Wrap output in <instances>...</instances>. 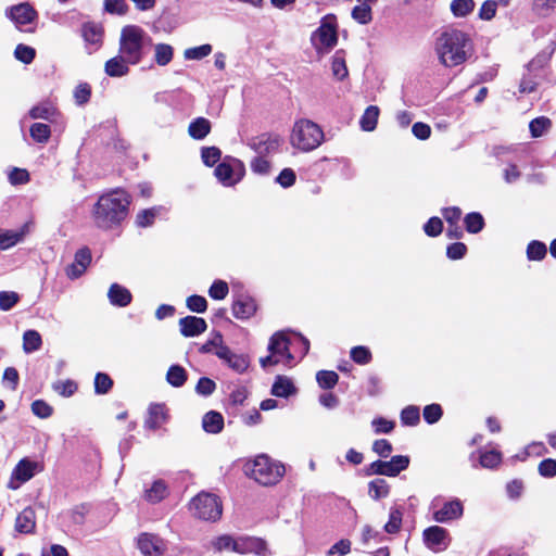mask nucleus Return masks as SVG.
<instances>
[{
  "label": "nucleus",
  "mask_w": 556,
  "mask_h": 556,
  "mask_svg": "<svg viewBox=\"0 0 556 556\" xmlns=\"http://www.w3.org/2000/svg\"><path fill=\"white\" fill-rule=\"evenodd\" d=\"M539 472L546 478L556 476V460L552 458L542 460L539 464Z\"/></svg>",
  "instance_id": "nucleus-64"
},
{
  "label": "nucleus",
  "mask_w": 556,
  "mask_h": 556,
  "mask_svg": "<svg viewBox=\"0 0 556 556\" xmlns=\"http://www.w3.org/2000/svg\"><path fill=\"white\" fill-rule=\"evenodd\" d=\"M167 495V485L162 480H156L151 488L146 490L144 498L150 503H157Z\"/></svg>",
  "instance_id": "nucleus-30"
},
{
  "label": "nucleus",
  "mask_w": 556,
  "mask_h": 556,
  "mask_svg": "<svg viewBox=\"0 0 556 556\" xmlns=\"http://www.w3.org/2000/svg\"><path fill=\"white\" fill-rule=\"evenodd\" d=\"M83 36L86 42L99 46L102 41L103 29L98 24L87 23L83 27Z\"/></svg>",
  "instance_id": "nucleus-31"
},
{
  "label": "nucleus",
  "mask_w": 556,
  "mask_h": 556,
  "mask_svg": "<svg viewBox=\"0 0 556 556\" xmlns=\"http://www.w3.org/2000/svg\"><path fill=\"white\" fill-rule=\"evenodd\" d=\"M58 115L56 109L50 103H41L30 109L29 116L34 119L53 122Z\"/></svg>",
  "instance_id": "nucleus-27"
},
{
  "label": "nucleus",
  "mask_w": 556,
  "mask_h": 556,
  "mask_svg": "<svg viewBox=\"0 0 556 556\" xmlns=\"http://www.w3.org/2000/svg\"><path fill=\"white\" fill-rule=\"evenodd\" d=\"M546 254V245L540 241H532L527 249L528 258L531 261H541Z\"/></svg>",
  "instance_id": "nucleus-50"
},
{
  "label": "nucleus",
  "mask_w": 556,
  "mask_h": 556,
  "mask_svg": "<svg viewBox=\"0 0 556 556\" xmlns=\"http://www.w3.org/2000/svg\"><path fill=\"white\" fill-rule=\"evenodd\" d=\"M420 420L419 408L417 406H407L401 413V421L406 426H416Z\"/></svg>",
  "instance_id": "nucleus-46"
},
{
  "label": "nucleus",
  "mask_w": 556,
  "mask_h": 556,
  "mask_svg": "<svg viewBox=\"0 0 556 556\" xmlns=\"http://www.w3.org/2000/svg\"><path fill=\"white\" fill-rule=\"evenodd\" d=\"M42 344L41 336L36 330H27L23 334V350L25 353L38 351Z\"/></svg>",
  "instance_id": "nucleus-34"
},
{
  "label": "nucleus",
  "mask_w": 556,
  "mask_h": 556,
  "mask_svg": "<svg viewBox=\"0 0 556 556\" xmlns=\"http://www.w3.org/2000/svg\"><path fill=\"white\" fill-rule=\"evenodd\" d=\"M137 546L144 556H163L166 552V543L157 535L142 533L138 536Z\"/></svg>",
  "instance_id": "nucleus-10"
},
{
  "label": "nucleus",
  "mask_w": 556,
  "mask_h": 556,
  "mask_svg": "<svg viewBox=\"0 0 556 556\" xmlns=\"http://www.w3.org/2000/svg\"><path fill=\"white\" fill-rule=\"evenodd\" d=\"M471 40L469 36L455 28L445 29L435 40V53L441 64L446 67H454L467 61L471 52Z\"/></svg>",
  "instance_id": "nucleus-2"
},
{
  "label": "nucleus",
  "mask_w": 556,
  "mask_h": 556,
  "mask_svg": "<svg viewBox=\"0 0 556 556\" xmlns=\"http://www.w3.org/2000/svg\"><path fill=\"white\" fill-rule=\"evenodd\" d=\"M192 514L199 519L216 521L222 516V503L219 498L211 493H200L190 503Z\"/></svg>",
  "instance_id": "nucleus-6"
},
{
  "label": "nucleus",
  "mask_w": 556,
  "mask_h": 556,
  "mask_svg": "<svg viewBox=\"0 0 556 556\" xmlns=\"http://www.w3.org/2000/svg\"><path fill=\"white\" fill-rule=\"evenodd\" d=\"M464 514L463 503L458 500L445 502L443 506L433 513L437 522L446 523L459 519Z\"/></svg>",
  "instance_id": "nucleus-13"
},
{
  "label": "nucleus",
  "mask_w": 556,
  "mask_h": 556,
  "mask_svg": "<svg viewBox=\"0 0 556 556\" xmlns=\"http://www.w3.org/2000/svg\"><path fill=\"white\" fill-rule=\"evenodd\" d=\"M250 146L260 155L269 154L278 150L280 139L276 136L262 135L254 138Z\"/></svg>",
  "instance_id": "nucleus-20"
},
{
  "label": "nucleus",
  "mask_w": 556,
  "mask_h": 556,
  "mask_svg": "<svg viewBox=\"0 0 556 556\" xmlns=\"http://www.w3.org/2000/svg\"><path fill=\"white\" fill-rule=\"evenodd\" d=\"M104 9L111 14L125 15L128 5L125 0H104Z\"/></svg>",
  "instance_id": "nucleus-53"
},
{
  "label": "nucleus",
  "mask_w": 556,
  "mask_h": 556,
  "mask_svg": "<svg viewBox=\"0 0 556 556\" xmlns=\"http://www.w3.org/2000/svg\"><path fill=\"white\" fill-rule=\"evenodd\" d=\"M466 229L470 233H477L482 230L484 226V220L481 214L479 213H469L465 217Z\"/></svg>",
  "instance_id": "nucleus-45"
},
{
  "label": "nucleus",
  "mask_w": 556,
  "mask_h": 556,
  "mask_svg": "<svg viewBox=\"0 0 556 556\" xmlns=\"http://www.w3.org/2000/svg\"><path fill=\"white\" fill-rule=\"evenodd\" d=\"M296 392L292 380L286 376H277L273 387L271 394L278 397H288Z\"/></svg>",
  "instance_id": "nucleus-25"
},
{
  "label": "nucleus",
  "mask_w": 556,
  "mask_h": 556,
  "mask_svg": "<svg viewBox=\"0 0 556 556\" xmlns=\"http://www.w3.org/2000/svg\"><path fill=\"white\" fill-rule=\"evenodd\" d=\"M201 157L205 165L213 166L220 159V150L216 147H206L201 151Z\"/></svg>",
  "instance_id": "nucleus-56"
},
{
  "label": "nucleus",
  "mask_w": 556,
  "mask_h": 556,
  "mask_svg": "<svg viewBox=\"0 0 556 556\" xmlns=\"http://www.w3.org/2000/svg\"><path fill=\"white\" fill-rule=\"evenodd\" d=\"M316 380L320 388L332 389L338 383L339 376L332 370H320L316 375Z\"/></svg>",
  "instance_id": "nucleus-41"
},
{
  "label": "nucleus",
  "mask_w": 556,
  "mask_h": 556,
  "mask_svg": "<svg viewBox=\"0 0 556 556\" xmlns=\"http://www.w3.org/2000/svg\"><path fill=\"white\" fill-rule=\"evenodd\" d=\"M15 531L22 534H30L35 532L36 529V513L34 508L26 507L24 508L16 517Z\"/></svg>",
  "instance_id": "nucleus-19"
},
{
  "label": "nucleus",
  "mask_w": 556,
  "mask_h": 556,
  "mask_svg": "<svg viewBox=\"0 0 556 556\" xmlns=\"http://www.w3.org/2000/svg\"><path fill=\"white\" fill-rule=\"evenodd\" d=\"M290 144L301 152H312L325 141L323 128L308 118H300L294 122L291 134Z\"/></svg>",
  "instance_id": "nucleus-3"
},
{
  "label": "nucleus",
  "mask_w": 556,
  "mask_h": 556,
  "mask_svg": "<svg viewBox=\"0 0 556 556\" xmlns=\"http://www.w3.org/2000/svg\"><path fill=\"white\" fill-rule=\"evenodd\" d=\"M452 14L455 17H466L475 9L473 0H453L450 4Z\"/></svg>",
  "instance_id": "nucleus-36"
},
{
  "label": "nucleus",
  "mask_w": 556,
  "mask_h": 556,
  "mask_svg": "<svg viewBox=\"0 0 556 556\" xmlns=\"http://www.w3.org/2000/svg\"><path fill=\"white\" fill-rule=\"evenodd\" d=\"M442 417V408L439 404H430L424 408V418L428 424H434Z\"/></svg>",
  "instance_id": "nucleus-62"
},
{
  "label": "nucleus",
  "mask_w": 556,
  "mask_h": 556,
  "mask_svg": "<svg viewBox=\"0 0 556 556\" xmlns=\"http://www.w3.org/2000/svg\"><path fill=\"white\" fill-rule=\"evenodd\" d=\"M233 315L237 318H249L255 312L254 301L251 299H238L232 306Z\"/></svg>",
  "instance_id": "nucleus-29"
},
{
  "label": "nucleus",
  "mask_w": 556,
  "mask_h": 556,
  "mask_svg": "<svg viewBox=\"0 0 556 556\" xmlns=\"http://www.w3.org/2000/svg\"><path fill=\"white\" fill-rule=\"evenodd\" d=\"M150 38L137 25L124 26L119 37V53L132 65L138 64L143 56L146 42Z\"/></svg>",
  "instance_id": "nucleus-5"
},
{
  "label": "nucleus",
  "mask_w": 556,
  "mask_h": 556,
  "mask_svg": "<svg viewBox=\"0 0 556 556\" xmlns=\"http://www.w3.org/2000/svg\"><path fill=\"white\" fill-rule=\"evenodd\" d=\"M91 262V253L89 249L84 248L76 252L74 262L66 267V276L70 279L79 278Z\"/></svg>",
  "instance_id": "nucleus-15"
},
{
  "label": "nucleus",
  "mask_w": 556,
  "mask_h": 556,
  "mask_svg": "<svg viewBox=\"0 0 556 556\" xmlns=\"http://www.w3.org/2000/svg\"><path fill=\"white\" fill-rule=\"evenodd\" d=\"M351 357L355 363L365 365L370 362L371 353L366 346L359 345L351 350Z\"/></svg>",
  "instance_id": "nucleus-55"
},
{
  "label": "nucleus",
  "mask_w": 556,
  "mask_h": 556,
  "mask_svg": "<svg viewBox=\"0 0 556 556\" xmlns=\"http://www.w3.org/2000/svg\"><path fill=\"white\" fill-rule=\"evenodd\" d=\"M174 55V49L167 43H157L154 47V60L160 66L167 65Z\"/></svg>",
  "instance_id": "nucleus-35"
},
{
  "label": "nucleus",
  "mask_w": 556,
  "mask_h": 556,
  "mask_svg": "<svg viewBox=\"0 0 556 556\" xmlns=\"http://www.w3.org/2000/svg\"><path fill=\"white\" fill-rule=\"evenodd\" d=\"M31 412L39 418H49L53 413V408L45 401L36 400L31 404Z\"/></svg>",
  "instance_id": "nucleus-59"
},
{
  "label": "nucleus",
  "mask_w": 556,
  "mask_h": 556,
  "mask_svg": "<svg viewBox=\"0 0 556 556\" xmlns=\"http://www.w3.org/2000/svg\"><path fill=\"white\" fill-rule=\"evenodd\" d=\"M202 427L208 433H219L224 428V417L220 413L211 410L203 416Z\"/></svg>",
  "instance_id": "nucleus-26"
},
{
  "label": "nucleus",
  "mask_w": 556,
  "mask_h": 556,
  "mask_svg": "<svg viewBox=\"0 0 556 556\" xmlns=\"http://www.w3.org/2000/svg\"><path fill=\"white\" fill-rule=\"evenodd\" d=\"M33 140L38 143H47L51 137L50 126L43 123H35L29 128Z\"/></svg>",
  "instance_id": "nucleus-38"
},
{
  "label": "nucleus",
  "mask_w": 556,
  "mask_h": 556,
  "mask_svg": "<svg viewBox=\"0 0 556 556\" xmlns=\"http://www.w3.org/2000/svg\"><path fill=\"white\" fill-rule=\"evenodd\" d=\"M128 60L121 53L105 62L104 71L110 77H122L128 74Z\"/></svg>",
  "instance_id": "nucleus-21"
},
{
  "label": "nucleus",
  "mask_w": 556,
  "mask_h": 556,
  "mask_svg": "<svg viewBox=\"0 0 556 556\" xmlns=\"http://www.w3.org/2000/svg\"><path fill=\"white\" fill-rule=\"evenodd\" d=\"M289 345L288 336L285 332H276L269 340L268 351L275 357L281 358L285 365H290L294 357L289 351Z\"/></svg>",
  "instance_id": "nucleus-11"
},
{
  "label": "nucleus",
  "mask_w": 556,
  "mask_h": 556,
  "mask_svg": "<svg viewBox=\"0 0 556 556\" xmlns=\"http://www.w3.org/2000/svg\"><path fill=\"white\" fill-rule=\"evenodd\" d=\"M187 307L195 313H204L207 308V302L204 296L191 295L187 299Z\"/></svg>",
  "instance_id": "nucleus-60"
},
{
  "label": "nucleus",
  "mask_w": 556,
  "mask_h": 556,
  "mask_svg": "<svg viewBox=\"0 0 556 556\" xmlns=\"http://www.w3.org/2000/svg\"><path fill=\"white\" fill-rule=\"evenodd\" d=\"M167 419L168 414L164 404H151L148 408L144 426L150 430H156L161 428Z\"/></svg>",
  "instance_id": "nucleus-17"
},
{
  "label": "nucleus",
  "mask_w": 556,
  "mask_h": 556,
  "mask_svg": "<svg viewBox=\"0 0 556 556\" xmlns=\"http://www.w3.org/2000/svg\"><path fill=\"white\" fill-rule=\"evenodd\" d=\"M21 240V235L13 231L0 230V250H7Z\"/></svg>",
  "instance_id": "nucleus-61"
},
{
  "label": "nucleus",
  "mask_w": 556,
  "mask_h": 556,
  "mask_svg": "<svg viewBox=\"0 0 556 556\" xmlns=\"http://www.w3.org/2000/svg\"><path fill=\"white\" fill-rule=\"evenodd\" d=\"M35 49L23 43L17 45L14 50V56L25 64L31 63L35 59Z\"/></svg>",
  "instance_id": "nucleus-48"
},
{
  "label": "nucleus",
  "mask_w": 556,
  "mask_h": 556,
  "mask_svg": "<svg viewBox=\"0 0 556 556\" xmlns=\"http://www.w3.org/2000/svg\"><path fill=\"white\" fill-rule=\"evenodd\" d=\"M379 117V108L369 105L361 117L359 125L364 131H372L377 127Z\"/></svg>",
  "instance_id": "nucleus-28"
},
{
  "label": "nucleus",
  "mask_w": 556,
  "mask_h": 556,
  "mask_svg": "<svg viewBox=\"0 0 556 556\" xmlns=\"http://www.w3.org/2000/svg\"><path fill=\"white\" fill-rule=\"evenodd\" d=\"M77 386L72 380H60L53 383V390L62 396H71L75 393Z\"/></svg>",
  "instance_id": "nucleus-58"
},
{
  "label": "nucleus",
  "mask_w": 556,
  "mask_h": 556,
  "mask_svg": "<svg viewBox=\"0 0 556 556\" xmlns=\"http://www.w3.org/2000/svg\"><path fill=\"white\" fill-rule=\"evenodd\" d=\"M180 332L184 337H197L206 330V321L201 317L187 316L179 319Z\"/></svg>",
  "instance_id": "nucleus-18"
},
{
  "label": "nucleus",
  "mask_w": 556,
  "mask_h": 556,
  "mask_svg": "<svg viewBox=\"0 0 556 556\" xmlns=\"http://www.w3.org/2000/svg\"><path fill=\"white\" fill-rule=\"evenodd\" d=\"M211 52H212V46L208 43H205V45H202L199 47L186 49L184 52V56L187 60H201V59L207 56L208 54H211Z\"/></svg>",
  "instance_id": "nucleus-47"
},
{
  "label": "nucleus",
  "mask_w": 556,
  "mask_h": 556,
  "mask_svg": "<svg viewBox=\"0 0 556 556\" xmlns=\"http://www.w3.org/2000/svg\"><path fill=\"white\" fill-rule=\"evenodd\" d=\"M129 194L123 189H114L102 194L91 211L97 228L109 230L119 225L128 215Z\"/></svg>",
  "instance_id": "nucleus-1"
},
{
  "label": "nucleus",
  "mask_w": 556,
  "mask_h": 556,
  "mask_svg": "<svg viewBox=\"0 0 556 556\" xmlns=\"http://www.w3.org/2000/svg\"><path fill=\"white\" fill-rule=\"evenodd\" d=\"M447 531L439 526L429 527L424 531L426 545L434 552H439L447 547Z\"/></svg>",
  "instance_id": "nucleus-14"
},
{
  "label": "nucleus",
  "mask_w": 556,
  "mask_h": 556,
  "mask_svg": "<svg viewBox=\"0 0 556 556\" xmlns=\"http://www.w3.org/2000/svg\"><path fill=\"white\" fill-rule=\"evenodd\" d=\"M228 285L223 280H216L208 290V295L214 300H224L228 294Z\"/></svg>",
  "instance_id": "nucleus-51"
},
{
  "label": "nucleus",
  "mask_w": 556,
  "mask_h": 556,
  "mask_svg": "<svg viewBox=\"0 0 556 556\" xmlns=\"http://www.w3.org/2000/svg\"><path fill=\"white\" fill-rule=\"evenodd\" d=\"M409 465L408 456L396 455L393 456L390 460H382V476L395 477L401 471L405 470Z\"/></svg>",
  "instance_id": "nucleus-23"
},
{
  "label": "nucleus",
  "mask_w": 556,
  "mask_h": 556,
  "mask_svg": "<svg viewBox=\"0 0 556 556\" xmlns=\"http://www.w3.org/2000/svg\"><path fill=\"white\" fill-rule=\"evenodd\" d=\"M235 545V536L229 534H223L219 536H216L211 541V546L216 552H223V551H233Z\"/></svg>",
  "instance_id": "nucleus-43"
},
{
  "label": "nucleus",
  "mask_w": 556,
  "mask_h": 556,
  "mask_svg": "<svg viewBox=\"0 0 556 556\" xmlns=\"http://www.w3.org/2000/svg\"><path fill=\"white\" fill-rule=\"evenodd\" d=\"M212 129L211 122L205 117L194 118L188 126V135L194 140H203Z\"/></svg>",
  "instance_id": "nucleus-24"
},
{
  "label": "nucleus",
  "mask_w": 556,
  "mask_h": 556,
  "mask_svg": "<svg viewBox=\"0 0 556 556\" xmlns=\"http://www.w3.org/2000/svg\"><path fill=\"white\" fill-rule=\"evenodd\" d=\"M214 173L216 178L224 186H232L237 184L242 177L240 163H238L237 168H235L230 164L223 162L217 165Z\"/></svg>",
  "instance_id": "nucleus-16"
},
{
  "label": "nucleus",
  "mask_w": 556,
  "mask_h": 556,
  "mask_svg": "<svg viewBox=\"0 0 556 556\" xmlns=\"http://www.w3.org/2000/svg\"><path fill=\"white\" fill-rule=\"evenodd\" d=\"M113 381L106 375L99 372L94 378V390L98 394H105L112 388Z\"/></svg>",
  "instance_id": "nucleus-57"
},
{
  "label": "nucleus",
  "mask_w": 556,
  "mask_h": 556,
  "mask_svg": "<svg viewBox=\"0 0 556 556\" xmlns=\"http://www.w3.org/2000/svg\"><path fill=\"white\" fill-rule=\"evenodd\" d=\"M215 355L238 374H243L250 366L248 355L236 354L228 346L217 349Z\"/></svg>",
  "instance_id": "nucleus-12"
},
{
  "label": "nucleus",
  "mask_w": 556,
  "mask_h": 556,
  "mask_svg": "<svg viewBox=\"0 0 556 556\" xmlns=\"http://www.w3.org/2000/svg\"><path fill=\"white\" fill-rule=\"evenodd\" d=\"M162 207H152L148 210H143L138 213L136 217V223L139 227H148L151 226L155 219V217L160 214Z\"/></svg>",
  "instance_id": "nucleus-42"
},
{
  "label": "nucleus",
  "mask_w": 556,
  "mask_h": 556,
  "mask_svg": "<svg viewBox=\"0 0 556 556\" xmlns=\"http://www.w3.org/2000/svg\"><path fill=\"white\" fill-rule=\"evenodd\" d=\"M552 52L542 51L538 53L528 64V71L531 73H536L543 70L551 60Z\"/></svg>",
  "instance_id": "nucleus-44"
},
{
  "label": "nucleus",
  "mask_w": 556,
  "mask_h": 556,
  "mask_svg": "<svg viewBox=\"0 0 556 556\" xmlns=\"http://www.w3.org/2000/svg\"><path fill=\"white\" fill-rule=\"evenodd\" d=\"M108 298L112 305L125 307L131 302V293L125 287L113 283L108 291Z\"/></svg>",
  "instance_id": "nucleus-22"
},
{
  "label": "nucleus",
  "mask_w": 556,
  "mask_h": 556,
  "mask_svg": "<svg viewBox=\"0 0 556 556\" xmlns=\"http://www.w3.org/2000/svg\"><path fill=\"white\" fill-rule=\"evenodd\" d=\"M338 42L336 25L325 20L313 33L312 43L320 54L329 52Z\"/></svg>",
  "instance_id": "nucleus-8"
},
{
  "label": "nucleus",
  "mask_w": 556,
  "mask_h": 556,
  "mask_svg": "<svg viewBox=\"0 0 556 556\" xmlns=\"http://www.w3.org/2000/svg\"><path fill=\"white\" fill-rule=\"evenodd\" d=\"M402 523V513L397 508L390 511L389 521L386 523L384 529L388 533H395L400 530Z\"/></svg>",
  "instance_id": "nucleus-54"
},
{
  "label": "nucleus",
  "mask_w": 556,
  "mask_h": 556,
  "mask_svg": "<svg viewBox=\"0 0 556 556\" xmlns=\"http://www.w3.org/2000/svg\"><path fill=\"white\" fill-rule=\"evenodd\" d=\"M351 14L353 20L362 25H367L372 20L371 7L368 4L355 5Z\"/></svg>",
  "instance_id": "nucleus-39"
},
{
  "label": "nucleus",
  "mask_w": 556,
  "mask_h": 556,
  "mask_svg": "<svg viewBox=\"0 0 556 556\" xmlns=\"http://www.w3.org/2000/svg\"><path fill=\"white\" fill-rule=\"evenodd\" d=\"M331 72L334 78L342 80L349 72L345 63V58L342 51H337L331 59Z\"/></svg>",
  "instance_id": "nucleus-32"
},
{
  "label": "nucleus",
  "mask_w": 556,
  "mask_h": 556,
  "mask_svg": "<svg viewBox=\"0 0 556 556\" xmlns=\"http://www.w3.org/2000/svg\"><path fill=\"white\" fill-rule=\"evenodd\" d=\"M166 380L170 386L179 388L186 382L187 372L184 367L179 365H173L169 367L166 374Z\"/></svg>",
  "instance_id": "nucleus-37"
},
{
  "label": "nucleus",
  "mask_w": 556,
  "mask_h": 556,
  "mask_svg": "<svg viewBox=\"0 0 556 556\" xmlns=\"http://www.w3.org/2000/svg\"><path fill=\"white\" fill-rule=\"evenodd\" d=\"M43 470V465L39 462L31 460L28 457L22 458L14 467L8 488L17 490L22 484L29 481L36 473Z\"/></svg>",
  "instance_id": "nucleus-7"
},
{
  "label": "nucleus",
  "mask_w": 556,
  "mask_h": 556,
  "mask_svg": "<svg viewBox=\"0 0 556 556\" xmlns=\"http://www.w3.org/2000/svg\"><path fill=\"white\" fill-rule=\"evenodd\" d=\"M502 462V454L498 451L491 450L480 454V465L483 468L493 469Z\"/></svg>",
  "instance_id": "nucleus-40"
},
{
  "label": "nucleus",
  "mask_w": 556,
  "mask_h": 556,
  "mask_svg": "<svg viewBox=\"0 0 556 556\" xmlns=\"http://www.w3.org/2000/svg\"><path fill=\"white\" fill-rule=\"evenodd\" d=\"M389 491V484L384 479H375L368 483V494L375 501L387 497Z\"/></svg>",
  "instance_id": "nucleus-33"
},
{
  "label": "nucleus",
  "mask_w": 556,
  "mask_h": 556,
  "mask_svg": "<svg viewBox=\"0 0 556 556\" xmlns=\"http://www.w3.org/2000/svg\"><path fill=\"white\" fill-rule=\"evenodd\" d=\"M243 470L248 477L262 485L276 484L285 475L283 465L264 454L248 460Z\"/></svg>",
  "instance_id": "nucleus-4"
},
{
  "label": "nucleus",
  "mask_w": 556,
  "mask_h": 556,
  "mask_svg": "<svg viewBox=\"0 0 556 556\" xmlns=\"http://www.w3.org/2000/svg\"><path fill=\"white\" fill-rule=\"evenodd\" d=\"M549 127V118L543 116L534 118L529 125L530 132L534 138L541 137Z\"/></svg>",
  "instance_id": "nucleus-49"
},
{
  "label": "nucleus",
  "mask_w": 556,
  "mask_h": 556,
  "mask_svg": "<svg viewBox=\"0 0 556 556\" xmlns=\"http://www.w3.org/2000/svg\"><path fill=\"white\" fill-rule=\"evenodd\" d=\"M497 4L494 0H486L479 10V17L483 21H491L496 14Z\"/></svg>",
  "instance_id": "nucleus-63"
},
{
  "label": "nucleus",
  "mask_w": 556,
  "mask_h": 556,
  "mask_svg": "<svg viewBox=\"0 0 556 556\" xmlns=\"http://www.w3.org/2000/svg\"><path fill=\"white\" fill-rule=\"evenodd\" d=\"M20 300V296L14 291H1L0 292V309L10 311Z\"/></svg>",
  "instance_id": "nucleus-52"
},
{
  "label": "nucleus",
  "mask_w": 556,
  "mask_h": 556,
  "mask_svg": "<svg viewBox=\"0 0 556 556\" xmlns=\"http://www.w3.org/2000/svg\"><path fill=\"white\" fill-rule=\"evenodd\" d=\"M5 16L15 24L16 28L34 31V28L24 27L34 24L38 18V13L28 2H23L8 8Z\"/></svg>",
  "instance_id": "nucleus-9"
}]
</instances>
